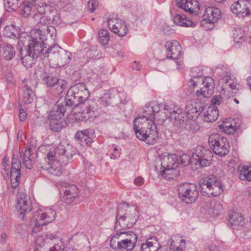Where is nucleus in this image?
I'll list each match as a JSON object with an SVG mask.
<instances>
[{"label": "nucleus", "mask_w": 251, "mask_h": 251, "mask_svg": "<svg viewBox=\"0 0 251 251\" xmlns=\"http://www.w3.org/2000/svg\"><path fill=\"white\" fill-rule=\"evenodd\" d=\"M55 31V28L52 26L48 27L43 25L40 28H35L31 30V36L26 35L24 39L22 45H25L27 41L26 53H30L34 57H38L43 52L44 41L46 40L48 34L52 36V34Z\"/></svg>", "instance_id": "f257e3e1"}, {"label": "nucleus", "mask_w": 251, "mask_h": 251, "mask_svg": "<svg viewBox=\"0 0 251 251\" xmlns=\"http://www.w3.org/2000/svg\"><path fill=\"white\" fill-rule=\"evenodd\" d=\"M133 128L136 137L147 144H154L158 139L156 125L153 120L145 117H137L133 121Z\"/></svg>", "instance_id": "f03ea898"}, {"label": "nucleus", "mask_w": 251, "mask_h": 251, "mask_svg": "<svg viewBox=\"0 0 251 251\" xmlns=\"http://www.w3.org/2000/svg\"><path fill=\"white\" fill-rule=\"evenodd\" d=\"M65 152L62 145L50 147L47 154L48 161L45 169L53 176H60L62 173V165H66L71 158Z\"/></svg>", "instance_id": "7ed1b4c3"}, {"label": "nucleus", "mask_w": 251, "mask_h": 251, "mask_svg": "<svg viewBox=\"0 0 251 251\" xmlns=\"http://www.w3.org/2000/svg\"><path fill=\"white\" fill-rule=\"evenodd\" d=\"M138 217L136 208L126 202L121 203L117 209V221L115 229L117 231L122 229L132 227L136 223Z\"/></svg>", "instance_id": "20e7f679"}, {"label": "nucleus", "mask_w": 251, "mask_h": 251, "mask_svg": "<svg viewBox=\"0 0 251 251\" xmlns=\"http://www.w3.org/2000/svg\"><path fill=\"white\" fill-rule=\"evenodd\" d=\"M89 97V92L85 84L78 83L71 86L68 90L63 102L67 105V110H71L86 101Z\"/></svg>", "instance_id": "39448f33"}, {"label": "nucleus", "mask_w": 251, "mask_h": 251, "mask_svg": "<svg viewBox=\"0 0 251 251\" xmlns=\"http://www.w3.org/2000/svg\"><path fill=\"white\" fill-rule=\"evenodd\" d=\"M112 236L110 247L117 251H131L137 241V235L133 232L120 231Z\"/></svg>", "instance_id": "423d86ee"}, {"label": "nucleus", "mask_w": 251, "mask_h": 251, "mask_svg": "<svg viewBox=\"0 0 251 251\" xmlns=\"http://www.w3.org/2000/svg\"><path fill=\"white\" fill-rule=\"evenodd\" d=\"M55 211L51 208H40L33 215L30 225L34 232L39 231L43 226H46L54 220Z\"/></svg>", "instance_id": "0eeeda50"}, {"label": "nucleus", "mask_w": 251, "mask_h": 251, "mask_svg": "<svg viewBox=\"0 0 251 251\" xmlns=\"http://www.w3.org/2000/svg\"><path fill=\"white\" fill-rule=\"evenodd\" d=\"M201 192L209 197L219 196L223 192V187L221 180L217 177H207L201 182Z\"/></svg>", "instance_id": "6e6552de"}, {"label": "nucleus", "mask_w": 251, "mask_h": 251, "mask_svg": "<svg viewBox=\"0 0 251 251\" xmlns=\"http://www.w3.org/2000/svg\"><path fill=\"white\" fill-rule=\"evenodd\" d=\"M208 143L214 152L220 156H224L229 152V145L227 139L218 134L211 135Z\"/></svg>", "instance_id": "1a4fd4ad"}, {"label": "nucleus", "mask_w": 251, "mask_h": 251, "mask_svg": "<svg viewBox=\"0 0 251 251\" xmlns=\"http://www.w3.org/2000/svg\"><path fill=\"white\" fill-rule=\"evenodd\" d=\"M177 189L180 199L186 203L195 201L198 197L199 192L194 184L182 183L178 186Z\"/></svg>", "instance_id": "9d476101"}, {"label": "nucleus", "mask_w": 251, "mask_h": 251, "mask_svg": "<svg viewBox=\"0 0 251 251\" xmlns=\"http://www.w3.org/2000/svg\"><path fill=\"white\" fill-rule=\"evenodd\" d=\"M177 156L175 154L165 152L159 155L155 160V170L156 171L166 169L169 167L177 166Z\"/></svg>", "instance_id": "9b49d317"}, {"label": "nucleus", "mask_w": 251, "mask_h": 251, "mask_svg": "<svg viewBox=\"0 0 251 251\" xmlns=\"http://www.w3.org/2000/svg\"><path fill=\"white\" fill-rule=\"evenodd\" d=\"M50 57L57 61V65L60 67L69 63L71 54L59 46H53L48 50Z\"/></svg>", "instance_id": "f8f14e48"}, {"label": "nucleus", "mask_w": 251, "mask_h": 251, "mask_svg": "<svg viewBox=\"0 0 251 251\" xmlns=\"http://www.w3.org/2000/svg\"><path fill=\"white\" fill-rule=\"evenodd\" d=\"M231 10L240 17L251 15V0H238L231 5Z\"/></svg>", "instance_id": "ddd939ff"}, {"label": "nucleus", "mask_w": 251, "mask_h": 251, "mask_svg": "<svg viewBox=\"0 0 251 251\" xmlns=\"http://www.w3.org/2000/svg\"><path fill=\"white\" fill-rule=\"evenodd\" d=\"M200 82V90L196 92L198 97L209 98L213 94L214 89V82L213 78L210 77L201 78Z\"/></svg>", "instance_id": "4468645a"}, {"label": "nucleus", "mask_w": 251, "mask_h": 251, "mask_svg": "<svg viewBox=\"0 0 251 251\" xmlns=\"http://www.w3.org/2000/svg\"><path fill=\"white\" fill-rule=\"evenodd\" d=\"M21 163L18 157L13 156L11 161L10 179L11 186L14 190L18 187L20 184Z\"/></svg>", "instance_id": "2eb2a0df"}, {"label": "nucleus", "mask_w": 251, "mask_h": 251, "mask_svg": "<svg viewBox=\"0 0 251 251\" xmlns=\"http://www.w3.org/2000/svg\"><path fill=\"white\" fill-rule=\"evenodd\" d=\"M110 29L119 36L123 37L127 32V25L123 20L119 18H111L107 20Z\"/></svg>", "instance_id": "dca6fc26"}, {"label": "nucleus", "mask_w": 251, "mask_h": 251, "mask_svg": "<svg viewBox=\"0 0 251 251\" xmlns=\"http://www.w3.org/2000/svg\"><path fill=\"white\" fill-rule=\"evenodd\" d=\"M72 239L74 242L73 250L78 251H90V242L85 234H76L73 236Z\"/></svg>", "instance_id": "f3484780"}, {"label": "nucleus", "mask_w": 251, "mask_h": 251, "mask_svg": "<svg viewBox=\"0 0 251 251\" xmlns=\"http://www.w3.org/2000/svg\"><path fill=\"white\" fill-rule=\"evenodd\" d=\"M202 207L209 215L211 216L217 217L223 213V207L219 202L206 200L202 205Z\"/></svg>", "instance_id": "a211bd4d"}, {"label": "nucleus", "mask_w": 251, "mask_h": 251, "mask_svg": "<svg viewBox=\"0 0 251 251\" xmlns=\"http://www.w3.org/2000/svg\"><path fill=\"white\" fill-rule=\"evenodd\" d=\"M16 208L21 215L30 212L32 206L29 197L24 193L19 194Z\"/></svg>", "instance_id": "6ab92c4d"}, {"label": "nucleus", "mask_w": 251, "mask_h": 251, "mask_svg": "<svg viewBox=\"0 0 251 251\" xmlns=\"http://www.w3.org/2000/svg\"><path fill=\"white\" fill-rule=\"evenodd\" d=\"M165 49L167 59H177L181 55V46L176 40L167 41L165 44Z\"/></svg>", "instance_id": "aec40b11"}, {"label": "nucleus", "mask_w": 251, "mask_h": 251, "mask_svg": "<svg viewBox=\"0 0 251 251\" xmlns=\"http://www.w3.org/2000/svg\"><path fill=\"white\" fill-rule=\"evenodd\" d=\"M203 109L202 104L198 101H189L186 103L185 112L188 118L190 120L195 119Z\"/></svg>", "instance_id": "412c9836"}, {"label": "nucleus", "mask_w": 251, "mask_h": 251, "mask_svg": "<svg viewBox=\"0 0 251 251\" xmlns=\"http://www.w3.org/2000/svg\"><path fill=\"white\" fill-rule=\"evenodd\" d=\"M71 111V110L67 109V105L63 102V99L60 98L57 101L56 105L50 112L49 119H58L59 116L64 117L65 114L68 116Z\"/></svg>", "instance_id": "4be33fe9"}, {"label": "nucleus", "mask_w": 251, "mask_h": 251, "mask_svg": "<svg viewBox=\"0 0 251 251\" xmlns=\"http://www.w3.org/2000/svg\"><path fill=\"white\" fill-rule=\"evenodd\" d=\"M44 81L48 87H55L56 93L60 95L66 88L67 82L63 79H58L57 77L48 76L45 77Z\"/></svg>", "instance_id": "5701e85b"}, {"label": "nucleus", "mask_w": 251, "mask_h": 251, "mask_svg": "<svg viewBox=\"0 0 251 251\" xmlns=\"http://www.w3.org/2000/svg\"><path fill=\"white\" fill-rule=\"evenodd\" d=\"M20 28L16 25H8L4 28L3 34L10 38H18V44L20 45L21 44L23 43L26 35L22 33L20 35Z\"/></svg>", "instance_id": "b1692460"}, {"label": "nucleus", "mask_w": 251, "mask_h": 251, "mask_svg": "<svg viewBox=\"0 0 251 251\" xmlns=\"http://www.w3.org/2000/svg\"><path fill=\"white\" fill-rule=\"evenodd\" d=\"M220 83L222 84V90L228 92L231 94H236L239 89V85L230 76L226 75L221 78Z\"/></svg>", "instance_id": "393cba45"}, {"label": "nucleus", "mask_w": 251, "mask_h": 251, "mask_svg": "<svg viewBox=\"0 0 251 251\" xmlns=\"http://www.w3.org/2000/svg\"><path fill=\"white\" fill-rule=\"evenodd\" d=\"M36 141L34 138H31L29 141L30 147L26 149L24 152H20L21 159L23 160V164L27 169H31L32 166L30 156L32 151L36 147Z\"/></svg>", "instance_id": "a878e982"}, {"label": "nucleus", "mask_w": 251, "mask_h": 251, "mask_svg": "<svg viewBox=\"0 0 251 251\" xmlns=\"http://www.w3.org/2000/svg\"><path fill=\"white\" fill-rule=\"evenodd\" d=\"M228 223L233 229H240L245 224L244 218L239 213L231 211L228 216Z\"/></svg>", "instance_id": "bb28decb"}, {"label": "nucleus", "mask_w": 251, "mask_h": 251, "mask_svg": "<svg viewBox=\"0 0 251 251\" xmlns=\"http://www.w3.org/2000/svg\"><path fill=\"white\" fill-rule=\"evenodd\" d=\"M221 17V10L216 7L209 6L206 8L203 14V18L209 23L217 22Z\"/></svg>", "instance_id": "cd10ccee"}, {"label": "nucleus", "mask_w": 251, "mask_h": 251, "mask_svg": "<svg viewBox=\"0 0 251 251\" xmlns=\"http://www.w3.org/2000/svg\"><path fill=\"white\" fill-rule=\"evenodd\" d=\"M45 8L43 6L37 5V2L35 1V8H34L33 13L35 15V18L39 19L40 22L38 24V28L42 27L43 25H47L48 27L49 24H50L51 20L48 19L45 14Z\"/></svg>", "instance_id": "c85d7f7f"}, {"label": "nucleus", "mask_w": 251, "mask_h": 251, "mask_svg": "<svg viewBox=\"0 0 251 251\" xmlns=\"http://www.w3.org/2000/svg\"><path fill=\"white\" fill-rule=\"evenodd\" d=\"M160 110L159 104L156 101H151L147 103L143 109V114L142 116L139 117H145L148 119L153 120L156 112Z\"/></svg>", "instance_id": "c756f323"}, {"label": "nucleus", "mask_w": 251, "mask_h": 251, "mask_svg": "<svg viewBox=\"0 0 251 251\" xmlns=\"http://www.w3.org/2000/svg\"><path fill=\"white\" fill-rule=\"evenodd\" d=\"M202 111L203 120L208 123L215 121L219 115L218 109L215 105H210L204 108L203 107Z\"/></svg>", "instance_id": "7c9ffc66"}, {"label": "nucleus", "mask_w": 251, "mask_h": 251, "mask_svg": "<svg viewBox=\"0 0 251 251\" xmlns=\"http://www.w3.org/2000/svg\"><path fill=\"white\" fill-rule=\"evenodd\" d=\"M77 196V187L73 184L69 185L65 188L64 195L62 197V201L66 203H70Z\"/></svg>", "instance_id": "2f4dec72"}, {"label": "nucleus", "mask_w": 251, "mask_h": 251, "mask_svg": "<svg viewBox=\"0 0 251 251\" xmlns=\"http://www.w3.org/2000/svg\"><path fill=\"white\" fill-rule=\"evenodd\" d=\"M176 2L179 7L190 13L199 9V4L197 0H176Z\"/></svg>", "instance_id": "473e14b6"}, {"label": "nucleus", "mask_w": 251, "mask_h": 251, "mask_svg": "<svg viewBox=\"0 0 251 251\" xmlns=\"http://www.w3.org/2000/svg\"><path fill=\"white\" fill-rule=\"evenodd\" d=\"M186 247L185 240L179 235H173L170 246L171 251H184Z\"/></svg>", "instance_id": "72a5a7b5"}, {"label": "nucleus", "mask_w": 251, "mask_h": 251, "mask_svg": "<svg viewBox=\"0 0 251 251\" xmlns=\"http://www.w3.org/2000/svg\"><path fill=\"white\" fill-rule=\"evenodd\" d=\"M23 83H25L22 96V101L25 103H30L33 100V93L32 90V85H31V81L27 79H24Z\"/></svg>", "instance_id": "f704fd0d"}, {"label": "nucleus", "mask_w": 251, "mask_h": 251, "mask_svg": "<svg viewBox=\"0 0 251 251\" xmlns=\"http://www.w3.org/2000/svg\"><path fill=\"white\" fill-rule=\"evenodd\" d=\"M160 248V245L155 237L150 238L145 243L142 244L141 251H157Z\"/></svg>", "instance_id": "c9c22d12"}, {"label": "nucleus", "mask_w": 251, "mask_h": 251, "mask_svg": "<svg viewBox=\"0 0 251 251\" xmlns=\"http://www.w3.org/2000/svg\"><path fill=\"white\" fill-rule=\"evenodd\" d=\"M173 22L176 25L183 27H195L196 24L185 15L179 14H176L174 18Z\"/></svg>", "instance_id": "e433bc0d"}, {"label": "nucleus", "mask_w": 251, "mask_h": 251, "mask_svg": "<svg viewBox=\"0 0 251 251\" xmlns=\"http://www.w3.org/2000/svg\"><path fill=\"white\" fill-rule=\"evenodd\" d=\"M220 129L227 134H233L236 130L237 127L235 122L230 119H226L219 126Z\"/></svg>", "instance_id": "4c0bfd02"}, {"label": "nucleus", "mask_w": 251, "mask_h": 251, "mask_svg": "<svg viewBox=\"0 0 251 251\" xmlns=\"http://www.w3.org/2000/svg\"><path fill=\"white\" fill-rule=\"evenodd\" d=\"M75 137L80 141L81 144L89 145L92 141V135L90 134V130L88 129L77 131L75 134Z\"/></svg>", "instance_id": "58836bf2"}, {"label": "nucleus", "mask_w": 251, "mask_h": 251, "mask_svg": "<svg viewBox=\"0 0 251 251\" xmlns=\"http://www.w3.org/2000/svg\"><path fill=\"white\" fill-rule=\"evenodd\" d=\"M176 166H173V167H169L164 170H161L160 171H156L157 173L166 178L168 180L174 179L177 177L179 175V172L176 168Z\"/></svg>", "instance_id": "ea45409f"}, {"label": "nucleus", "mask_w": 251, "mask_h": 251, "mask_svg": "<svg viewBox=\"0 0 251 251\" xmlns=\"http://www.w3.org/2000/svg\"><path fill=\"white\" fill-rule=\"evenodd\" d=\"M238 172L241 180L251 181V166L240 165L238 167Z\"/></svg>", "instance_id": "a19ab883"}, {"label": "nucleus", "mask_w": 251, "mask_h": 251, "mask_svg": "<svg viewBox=\"0 0 251 251\" xmlns=\"http://www.w3.org/2000/svg\"><path fill=\"white\" fill-rule=\"evenodd\" d=\"M210 153V151L207 150L204 147L201 146H197L195 149V152L192 154V161L194 160L196 162L205 156H207Z\"/></svg>", "instance_id": "79ce46f5"}, {"label": "nucleus", "mask_w": 251, "mask_h": 251, "mask_svg": "<svg viewBox=\"0 0 251 251\" xmlns=\"http://www.w3.org/2000/svg\"><path fill=\"white\" fill-rule=\"evenodd\" d=\"M245 32L240 27H236L233 30V38L234 41L238 44H241L245 41Z\"/></svg>", "instance_id": "37998d69"}, {"label": "nucleus", "mask_w": 251, "mask_h": 251, "mask_svg": "<svg viewBox=\"0 0 251 251\" xmlns=\"http://www.w3.org/2000/svg\"><path fill=\"white\" fill-rule=\"evenodd\" d=\"M15 53V50L11 45L8 44L3 46L2 48V56L5 59L7 60L11 59Z\"/></svg>", "instance_id": "c03bdc74"}, {"label": "nucleus", "mask_w": 251, "mask_h": 251, "mask_svg": "<svg viewBox=\"0 0 251 251\" xmlns=\"http://www.w3.org/2000/svg\"><path fill=\"white\" fill-rule=\"evenodd\" d=\"M21 59L23 65L26 68L31 67L35 63V59L37 57L31 56L30 53H26L23 56V53L21 52Z\"/></svg>", "instance_id": "a18cd8bd"}, {"label": "nucleus", "mask_w": 251, "mask_h": 251, "mask_svg": "<svg viewBox=\"0 0 251 251\" xmlns=\"http://www.w3.org/2000/svg\"><path fill=\"white\" fill-rule=\"evenodd\" d=\"M159 105L160 109H161L162 111L165 112L166 116L170 119L171 117V115L174 113V111L176 108V107H178V106L168 103H160L159 104Z\"/></svg>", "instance_id": "49530a36"}, {"label": "nucleus", "mask_w": 251, "mask_h": 251, "mask_svg": "<svg viewBox=\"0 0 251 251\" xmlns=\"http://www.w3.org/2000/svg\"><path fill=\"white\" fill-rule=\"evenodd\" d=\"M34 8H35V0H32L27 1L26 4H24L21 10V14L24 17H27L30 14L31 11H33Z\"/></svg>", "instance_id": "de8ad7c7"}, {"label": "nucleus", "mask_w": 251, "mask_h": 251, "mask_svg": "<svg viewBox=\"0 0 251 251\" xmlns=\"http://www.w3.org/2000/svg\"><path fill=\"white\" fill-rule=\"evenodd\" d=\"M63 118L59 116L58 119H49L50 126L51 130L54 131H58L61 129Z\"/></svg>", "instance_id": "09e8293b"}, {"label": "nucleus", "mask_w": 251, "mask_h": 251, "mask_svg": "<svg viewBox=\"0 0 251 251\" xmlns=\"http://www.w3.org/2000/svg\"><path fill=\"white\" fill-rule=\"evenodd\" d=\"M99 41L103 46L107 45L110 40V35L106 29H100L98 33Z\"/></svg>", "instance_id": "8fccbe9b"}, {"label": "nucleus", "mask_w": 251, "mask_h": 251, "mask_svg": "<svg viewBox=\"0 0 251 251\" xmlns=\"http://www.w3.org/2000/svg\"><path fill=\"white\" fill-rule=\"evenodd\" d=\"M4 4L12 10H16L24 2L25 0H4Z\"/></svg>", "instance_id": "3c124183"}, {"label": "nucleus", "mask_w": 251, "mask_h": 251, "mask_svg": "<svg viewBox=\"0 0 251 251\" xmlns=\"http://www.w3.org/2000/svg\"><path fill=\"white\" fill-rule=\"evenodd\" d=\"M168 118L165 112L162 111L161 109L158 112H156L154 118L153 119V121H156L157 125H162L165 121ZM155 123V122H154Z\"/></svg>", "instance_id": "603ef678"}, {"label": "nucleus", "mask_w": 251, "mask_h": 251, "mask_svg": "<svg viewBox=\"0 0 251 251\" xmlns=\"http://www.w3.org/2000/svg\"><path fill=\"white\" fill-rule=\"evenodd\" d=\"M185 114L182 112V109H180L178 107H176L175 111H174V113L171 115L170 119H175L176 121H180L183 120L184 118Z\"/></svg>", "instance_id": "864d4df0"}, {"label": "nucleus", "mask_w": 251, "mask_h": 251, "mask_svg": "<svg viewBox=\"0 0 251 251\" xmlns=\"http://www.w3.org/2000/svg\"><path fill=\"white\" fill-rule=\"evenodd\" d=\"M82 112L83 118H84L85 121L93 119L96 117L94 111L90 107H87Z\"/></svg>", "instance_id": "5fc2aeb1"}, {"label": "nucleus", "mask_w": 251, "mask_h": 251, "mask_svg": "<svg viewBox=\"0 0 251 251\" xmlns=\"http://www.w3.org/2000/svg\"><path fill=\"white\" fill-rule=\"evenodd\" d=\"M210 163L211 160L207 158V156H205L202 158H201L200 160L199 159L195 162V164L201 167H207L210 165Z\"/></svg>", "instance_id": "6e6d98bb"}, {"label": "nucleus", "mask_w": 251, "mask_h": 251, "mask_svg": "<svg viewBox=\"0 0 251 251\" xmlns=\"http://www.w3.org/2000/svg\"><path fill=\"white\" fill-rule=\"evenodd\" d=\"M180 160L182 164L186 166L190 163H194L195 161H192V156L190 157L189 155L187 154H183L180 157Z\"/></svg>", "instance_id": "4d7b16f0"}, {"label": "nucleus", "mask_w": 251, "mask_h": 251, "mask_svg": "<svg viewBox=\"0 0 251 251\" xmlns=\"http://www.w3.org/2000/svg\"><path fill=\"white\" fill-rule=\"evenodd\" d=\"M98 6L99 2L96 0H90L88 2L87 8L91 13L94 12Z\"/></svg>", "instance_id": "13d9d810"}, {"label": "nucleus", "mask_w": 251, "mask_h": 251, "mask_svg": "<svg viewBox=\"0 0 251 251\" xmlns=\"http://www.w3.org/2000/svg\"><path fill=\"white\" fill-rule=\"evenodd\" d=\"M82 112H78L73 114V119L76 122H83L85 121L83 118Z\"/></svg>", "instance_id": "bf43d9fd"}, {"label": "nucleus", "mask_w": 251, "mask_h": 251, "mask_svg": "<svg viewBox=\"0 0 251 251\" xmlns=\"http://www.w3.org/2000/svg\"><path fill=\"white\" fill-rule=\"evenodd\" d=\"M106 71L104 68H100L96 70L94 75H97V77L100 79H102L105 75L107 74Z\"/></svg>", "instance_id": "052dcab7"}, {"label": "nucleus", "mask_w": 251, "mask_h": 251, "mask_svg": "<svg viewBox=\"0 0 251 251\" xmlns=\"http://www.w3.org/2000/svg\"><path fill=\"white\" fill-rule=\"evenodd\" d=\"M222 100V99L221 96H215L212 99V104L211 105H215V106H216V105H218L221 103Z\"/></svg>", "instance_id": "680f3d73"}, {"label": "nucleus", "mask_w": 251, "mask_h": 251, "mask_svg": "<svg viewBox=\"0 0 251 251\" xmlns=\"http://www.w3.org/2000/svg\"><path fill=\"white\" fill-rule=\"evenodd\" d=\"M42 240V237H39L37 238L35 244L36 246L34 251H43V248H42V245L40 244L39 242Z\"/></svg>", "instance_id": "e2e57ef3"}, {"label": "nucleus", "mask_w": 251, "mask_h": 251, "mask_svg": "<svg viewBox=\"0 0 251 251\" xmlns=\"http://www.w3.org/2000/svg\"><path fill=\"white\" fill-rule=\"evenodd\" d=\"M27 116V114L25 112V111L22 108H20L19 109V117L20 119V120L22 122H23L25 121L26 119Z\"/></svg>", "instance_id": "0e129e2a"}, {"label": "nucleus", "mask_w": 251, "mask_h": 251, "mask_svg": "<svg viewBox=\"0 0 251 251\" xmlns=\"http://www.w3.org/2000/svg\"><path fill=\"white\" fill-rule=\"evenodd\" d=\"M200 81L201 80H200V79L197 78L191 79L188 82L189 85V86L194 88L198 85H200V84L199 83H200Z\"/></svg>", "instance_id": "69168bd1"}, {"label": "nucleus", "mask_w": 251, "mask_h": 251, "mask_svg": "<svg viewBox=\"0 0 251 251\" xmlns=\"http://www.w3.org/2000/svg\"><path fill=\"white\" fill-rule=\"evenodd\" d=\"M134 184L137 186H141L144 183V179L141 176H138L135 178Z\"/></svg>", "instance_id": "338daca9"}, {"label": "nucleus", "mask_w": 251, "mask_h": 251, "mask_svg": "<svg viewBox=\"0 0 251 251\" xmlns=\"http://www.w3.org/2000/svg\"><path fill=\"white\" fill-rule=\"evenodd\" d=\"M205 251H218V248L216 245L211 244L207 247Z\"/></svg>", "instance_id": "774afa93"}]
</instances>
